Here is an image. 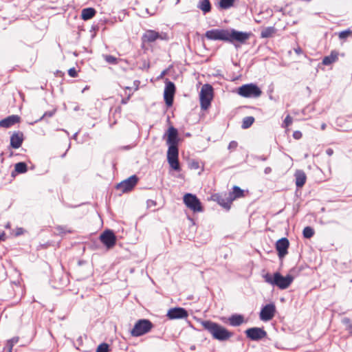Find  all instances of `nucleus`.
I'll list each match as a JSON object with an SVG mask.
<instances>
[{
	"label": "nucleus",
	"instance_id": "nucleus-1",
	"mask_svg": "<svg viewBox=\"0 0 352 352\" xmlns=\"http://www.w3.org/2000/svg\"><path fill=\"white\" fill-rule=\"evenodd\" d=\"M251 35V32H240L234 29H212L205 33V36L209 40L229 42L236 47L245 44Z\"/></svg>",
	"mask_w": 352,
	"mask_h": 352
},
{
	"label": "nucleus",
	"instance_id": "nucleus-2",
	"mask_svg": "<svg viewBox=\"0 0 352 352\" xmlns=\"http://www.w3.org/2000/svg\"><path fill=\"white\" fill-rule=\"evenodd\" d=\"M166 144L168 145L167 151V160L170 166L177 171L180 170L179 162V137L178 131L173 126H170L164 134Z\"/></svg>",
	"mask_w": 352,
	"mask_h": 352
},
{
	"label": "nucleus",
	"instance_id": "nucleus-3",
	"mask_svg": "<svg viewBox=\"0 0 352 352\" xmlns=\"http://www.w3.org/2000/svg\"><path fill=\"white\" fill-rule=\"evenodd\" d=\"M200 324L213 339L219 341L228 340L233 336V333L223 326L211 320H202Z\"/></svg>",
	"mask_w": 352,
	"mask_h": 352
},
{
	"label": "nucleus",
	"instance_id": "nucleus-4",
	"mask_svg": "<svg viewBox=\"0 0 352 352\" xmlns=\"http://www.w3.org/2000/svg\"><path fill=\"white\" fill-rule=\"evenodd\" d=\"M265 281L272 285H275L280 289L288 288L294 280V277L291 275L283 276L279 272H276L273 275L267 273L263 276Z\"/></svg>",
	"mask_w": 352,
	"mask_h": 352
},
{
	"label": "nucleus",
	"instance_id": "nucleus-5",
	"mask_svg": "<svg viewBox=\"0 0 352 352\" xmlns=\"http://www.w3.org/2000/svg\"><path fill=\"white\" fill-rule=\"evenodd\" d=\"M153 324L148 319H140L134 324L130 333L133 337L142 336L151 331Z\"/></svg>",
	"mask_w": 352,
	"mask_h": 352
},
{
	"label": "nucleus",
	"instance_id": "nucleus-6",
	"mask_svg": "<svg viewBox=\"0 0 352 352\" xmlns=\"http://www.w3.org/2000/svg\"><path fill=\"white\" fill-rule=\"evenodd\" d=\"M237 94L243 98H258L261 96L262 91L256 85L250 83L239 87Z\"/></svg>",
	"mask_w": 352,
	"mask_h": 352
},
{
	"label": "nucleus",
	"instance_id": "nucleus-7",
	"mask_svg": "<svg viewBox=\"0 0 352 352\" xmlns=\"http://www.w3.org/2000/svg\"><path fill=\"white\" fill-rule=\"evenodd\" d=\"M212 98L213 88L212 85L209 84L204 85L199 94L201 108L204 110L207 109L210 106Z\"/></svg>",
	"mask_w": 352,
	"mask_h": 352
},
{
	"label": "nucleus",
	"instance_id": "nucleus-8",
	"mask_svg": "<svg viewBox=\"0 0 352 352\" xmlns=\"http://www.w3.org/2000/svg\"><path fill=\"white\" fill-rule=\"evenodd\" d=\"M167 40L168 36L166 34H160L153 30H146L141 37V47L142 49L146 47V45L155 42L157 40Z\"/></svg>",
	"mask_w": 352,
	"mask_h": 352
},
{
	"label": "nucleus",
	"instance_id": "nucleus-9",
	"mask_svg": "<svg viewBox=\"0 0 352 352\" xmlns=\"http://www.w3.org/2000/svg\"><path fill=\"white\" fill-rule=\"evenodd\" d=\"M183 201L185 206L193 212H203L202 204L195 195L186 193L184 195Z\"/></svg>",
	"mask_w": 352,
	"mask_h": 352
},
{
	"label": "nucleus",
	"instance_id": "nucleus-10",
	"mask_svg": "<svg viewBox=\"0 0 352 352\" xmlns=\"http://www.w3.org/2000/svg\"><path fill=\"white\" fill-rule=\"evenodd\" d=\"M138 182V178L136 175H132L126 179L118 184L116 186V189L122 193L131 191L136 186Z\"/></svg>",
	"mask_w": 352,
	"mask_h": 352
},
{
	"label": "nucleus",
	"instance_id": "nucleus-11",
	"mask_svg": "<svg viewBox=\"0 0 352 352\" xmlns=\"http://www.w3.org/2000/svg\"><path fill=\"white\" fill-rule=\"evenodd\" d=\"M100 241L107 249H111L115 246L117 238L112 230H106L100 235Z\"/></svg>",
	"mask_w": 352,
	"mask_h": 352
},
{
	"label": "nucleus",
	"instance_id": "nucleus-12",
	"mask_svg": "<svg viewBox=\"0 0 352 352\" xmlns=\"http://www.w3.org/2000/svg\"><path fill=\"white\" fill-rule=\"evenodd\" d=\"M176 88L175 84L166 79V86L164 92V98L166 102V104L168 107H171L173 103V98L175 94Z\"/></svg>",
	"mask_w": 352,
	"mask_h": 352
},
{
	"label": "nucleus",
	"instance_id": "nucleus-13",
	"mask_svg": "<svg viewBox=\"0 0 352 352\" xmlns=\"http://www.w3.org/2000/svg\"><path fill=\"white\" fill-rule=\"evenodd\" d=\"M213 201H217L224 208L229 210L232 204V201L228 193H217L212 196Z\"/></svg>",
	"mask_w": 352,
	"mask_h": 352
},
{
	"label": "nucleus",
	"instance_id": "nucleus-14",
	"mask_svg": "<svg viewBox=\"0 0 352 352\" xmlns=\"http://www.w3.org/2000/svg\"><path fill=\"white\" fill-rule=\"evenodd\" d=\"M289 247V241L285 238H281L276 243V250L280 258L285 257L288 254V248Z\"/></svg>",
	"mask_w": 352,
	"mask_h": 352
},
{
	"label": "nucleus",
	"instance_id": "nucleus-15",
	"mask_svg": "<svg viewBox=\"0 0 352 352\" xmlns=\"http://www.w3.org/2000/svg\"><path fill=\"white\" fill-rule=\"evenodd\" d=\"M276 312V307L270 303L264 306L260 312V319L263 321H269L272 320Z\"/></svg>",
	"mask_w": 352,
	"mask_h": 352
},
{
	"label": "nucleus",
	"instance_id": "nucleus-16",
	"mask_svg": "<svg viewBox=\"0 0 352 352\" xmlns=\"http://www.w3.org/2000/svg\"><path fill=\"white\" fill-rule=\"evenodd\" d=\"M245 334L252 340H259L265 338L267 333L265 330L258 327H252L245 331Z\"/></svg>",
	"mask_w": 352,
	"mask_h": 352
},
{
	"label": "nucleus",
	"instance_id": "nucleus-17",
	"mask_svg": "<svg viewBox=\"0 0 352 352\" xmlns=\"http://www.w3.org/2000/svg\"><path fill=\"white\" fill-rule=\"evenodd\" d=\"M170 320L183 319L188 316V311L182 307H175L170 309L166 314Z\"/></svg>",
	"mask_w": 352,
	"mask_h": 352
},
{
	"label": "nucleus",
	"instance_id": "nucleus-18",
	"mask_svg": "<svg viewBox=\"0 0 352 352\" xmlns=\"http://www.w3.org/2000/svg\"><path fill=\"white\" fill-rule=\"evenodd\" d=\"M20 121L21 118L18 115L9 116L0 120V127L8 129L17 123H19Z\"/></svg>",
	"mask_w": 352,
	"mask_h": 352
},
{
	"label": "nucleus",
	"instance_id": "nucleus-19",
	"mask_svg": "<svg viewBox=\"0 0 352 352\" xmlns=\"http://www.w3.org/2000/svg\"><path fill=\"white\" fill-rule=\"evenodd\" d=\"M23 141V135L21 132H15L10 137V146L13 148L21 147Z\"/></svg>",
	"mask_w": 352,
	"mask_h": 352
},
{
	"label": "nucleus",
	"instance_id": "nucleus-20",
	"mask_svg": "<svg viewBox=\"0 0 352 352\" xmlns=\"http://www.w3.org/2000/svg\"><path fill=\"white\" fill-rule=\"evenodd\" d=\"M295 178H296V185L298 188H302L307 180V176L304 171L301 170H298L295 173Z\"/></svg>",
	"mask_w": 352,
	"mask_h": 352
},
{
	"label": "nucleus",
	"instance_id": "nucleus-21",
	"mask_svg": "<svg viewBox=\"0 0 352 352\" xmlns=\"http://www.w3.org/2000/svg\"><path fill=\"white\" fill-rule=\"evenodd\" d=\"M96 14V11L93 8H87L82 10L81 19L87 21L92 19Z\"/></svg>",
	"mask_w": 352,
	"mask_h": 352
},
{
	"label": "nucleus",
	"instance_id": "nucleus-22",
	"mask_svg": "<svg viewBox=\"0 0 352 352\" xmlns=\"http://www.w3.org/2000/svg\"><path fill=\"white\" fill-rule=\"evenodd\" d=\"M338 59V52L336 50L331 52L330 55L324 56L322 59V64L324 65H329L336 62Z\"/></svg>",
	"mask_w": 352,
	"mask_h": 352
},
{
	"label": "nucleus",
	"instance_id": "nucleus-23",
	"mask_svg": "<svg viewBox=\"0 0 352 352\" xmlns=\"http://www.w3.org/2000/svg\"><path fill=\"white\" fill-rule=\"evenodd\" d=\"M228 320L231 326L237 327L243 323L244 318L242 315L234 314L229 318Z\"/></svg>",
	"mask_w": 352,
	"mask_h": 352
},
{
	"label": "nucleus",
	"instance_id": "nucleus-24",
	"mask_svg": "<svg viewBox=\"0 0 352 352\" xmlns=\"http://www.w3.org/2000/svg\"><path fill=\"white\" fill-rule=\"evenodd\" d=\"M229 195L230 197V199L233 201L236 199L241 198L244 197V192L243 190H241L239 187L234 186L233 187L232 192H230Z\"/></svg>",
	"mask_w": 352,
	"mask_h": 352
},
{
	"label": "nucleus",
	"instance_id": "nucleus-25",
	"mask_svg": "<svg viewBox=\"0 0 352 352\" xmlns=\"http://www.w3.org/2000/svg\"><path fill=\"white\" fill-rule=\"evenodd\" d=\"M276 33V29L272 27H267L262 30L261 32V38H270L272 37Z\"/></svg>",
	"mask_w": 352,
	"mask_h": 352
},
{
	"label": "nucleus",
	"instance_id": "nucleus-26",
	"mask_svg": "<svg viewBox=\"0 0 352 352\" xmlns=\"http://www.w3.org/2000/svg\"><path fill=\"white\" fill-rule=\"evenodd\" d=\"M197 8L205 14L211 11V4L209 0H201L199 3Z\"/></svg>",
	"mask_w": 352,
	"mask_h": 352
},
{
	"label": "nucleus",
	"instance_id": "nucleus-27",
	"mask_svg": "<svg viewBox=\"0 0 352 352\" xmlns=\"http://www.w3.org/2000/svg\"><path fill=\"white\" fill-rule=\"evenodd\" d=\"M55 232L58 235H65L69 233H73L74 230L63 226H57L55 227Z\"/></svg>",
	"mask_w": 352,
	"mask_h": 352
},
{
	"label": "nucleus",
	"instance_id": "nucleus-28",
	"mask_svg": "<svg viewBox=\"0 0 352 352\" xmlns=\"http://www.w3.org/2000/svg\"><path fill=\"white\" fill-rule=\"evenodd\" d=\"M235 0H220L219 7L223 10H227L234 6Z\"/></svg>",
	"mask_w": 352,
	"mask_h": 352
},
{
	"label": "nucleus",
	"instance_id": "nucleus-29",
	"mask_svg": "<svg viewBox=\"0 0 352 352\" xmlns=\"http://www.w3.org/2000/svg\"><path fill=\"white\" fill-rule=\"evenodd\" d=\"M254 122V118L252 116H248L243 118L242 122V128L243 129H248L250 127Z\"/></svg>",
	"mask_w": 352,
	"mask_h": 352
},
{
	"label": "nucleus",
	"instance_id": "nucleus-30",
	"mask_svg": "<svg viewBox=\"0 0 352 352\" xmlns=\"http://www.w3.org/2000/svg\"><path fill=\"white\" fill-rule=\"evenodd\" d=\"M14 170L18 173H24L28 170L27 164L25 162L16 163L14 166Z\"/></svg>",
	"mask_w": 352,
	"mask_h": 352
},
{
	"label": "nucleus",
	"instance_id": "nucleus-31",
	"mask_svg": "<svg viewBox=\"0 0 352 352\" xmlns=\"http://www.w3.org/2000/svg\"><path fill=\"white\" fill-rule=\"evenodd\" d=\"M103 58L109 64L117 65L119 62V59L112 55H103Z\"/></svg>",
	"mask_w": 352,
	"mask_h": 352
},
{
	"label": "nucleus",
	"instance_id": "nucleus-32",
	"mask_svg": "<svg viewBox=\"0 0 352 352\" xmlns=\"http://www.w3.org/2000/svg\"><path fill=\"white\" fill-rule=\"evenodd\" d=\"M303 236L306 239L311 238L314 234V230L312 228L307 226L302 231Z\"/></svg>",
	"mask_w": 352,
	"mask_h": 352
},
{
	"label": "nucleus",
	"instance_id": "nucleus-33",
	"mask_svg": "<svg viewBox=\"0 0 352 352\" xmlns=\"http://www.w3.org/2000/svg\"><path fill=\"white\" fill-rule=\"evenodd\" d=\"M351 36H352V30H351L349 29L342 31L338 34V37L340 39H345Z\"/></svg>",
	"mask_w": 352,
	"mask_h": 352
},
{
	"label": "nucleus",
	"instance_id": "nucleus-34",
	"mask_svg": "<svg viewBox=\"0 0 352 352\" xmlns=\"http://www.w3.org/2000/svg\"><path fill=\"white\" fill-rule=\"evenodd\" d=\"M292 122L293 118L289 115H287L283 121V127L286 128L287 130H288V127L292 124Z\"/></svg>",
	"mask_w": 352,
	"mask_h": 352
},
{
	"label": "nucleus",
	"instance_id": "nucleus-35",
	"mask_svg": "<svg viewBox=\"0 0 352 352\" xmlns=\"http://www.w3.org/2000/svg\"><path fill=\"white\" fill-rule=\"evenodd\" d=\"M109 345L106 343L100 344L96 349V352H108Z\"/></svg>",
	"mask_w": 352,
	"mask_h": 352
},
{
	"label": "nucleus",
	"instance_id": "nucleus-36",
	"mask_svg": "<svg viewBox=\"0 0 352 352\" xmlns=\"http://www.w3.org/2000/svg\"><path fill=\"white\" fill-rule=\"evenodd\" d=\"M19 337H14L8 341L9 352H12L13 346L19 342Z\"/></svg>",
	"mask_w": 352,
	"mask_h": 352
},
{
	"label": "nucleus",
	"instance_id": "nucleus-37",
	"mask_svg": "<svg viewBox=\"0 0 352 352\" xmlns=\"http://www.w3.org/2000/svg\"><path fill=\"white\" fill-rule=\"evenodd\" d=\"M342 322L346 325L347 329L350 332L352 331V322L349 318H344L342 320Z\"/></svg>",
	"mask_w": 352,
	"mask_h": 352
},
{
	"label": "nucleus",
	"instance_id": "nucleus-38",
	"mask_svg": "<svg viewBox=\"0 0 352 352\" xmlns=\"http://www.w3.org/2000/svg\"><path fill=\"white\" fill-rule=\"evenodd\" d=\"M68 74L69 76L72 78H76L78 76V72L76 71L75 67H72L68 70Z\"/></svg>",
	"mask_w": 352,
	"mask_h": 352
},
{
	"label": "nucleus",
	"instance_id": "nucleus-39",
	"mask_svg": "<svg viewBox=\"0 0 352 352\" xmlns=\"http://www.w3.org/2000/svg\"><path fill=\"white\" fill-rule=\"evenodd\" d=\"M302 137V134L300 131H295L293 133V138L296 140H300Z\"/></svg>",
	"mask_w": 352,
	"mask_h": 352
},
{
	"label": "nucleus",
	"instance_id": "nucleus-40",
	"mask_svg": "<svg viewBox=\"0 0 352 352\" xmlns=\"http://www.w3.org/2000/svg\"><path fill=\"white\" fill-rule=\"evenodd\" d=\"M237 146H238V144H237V142H235V141H232V142H230V144H229L228 148H229L230 150H234V149H236V148Z\"/></svg>",
	"mask_w": 352,
	"mask_h": 352
},
{
	"label": "nucleus",
	"instance_id": "nucleus-41",
	"mask_svg": "<svg viewBox=\"0 0 352 352\" xmlns=\"http://www.w3.org/2000/svg\"><path fill=\"white\" fill-rule=\"evenodd\" d=\"M294 52H295L297 54H298V55H300V54H302V49H301V47H300V46H298V45L296 47H295V48L294 49Z\"/></svg>",
	"mask_w": 352,
	"mask_h": 352
},
{
	"label": "nucleus",
	"instance_id": "nucleus-42",
	"mask_svg": "<svg viewBox=\"0 0 352 352\" xmlns=\"http://www.w3.org/2000/svg\"><path fill=\"white\" fill-rule=\"evenodd\" d=\"M326 153L329 155V156H331L333 154V150L332 148H328L327 149L326 151Z\"/></svg>",
	"mask_w": 352,
	"mask_h": 352
},
{
	"label": "nucleus",
	"instance_id": "nucleus-43",
	"mask_svg": "<svg viewBox=\"0 0 352 352\" xmlns=\"http://www.w3.org/2000/svg\"><path fill=\"white\" fill-rule=\"evenodd\" d=\"M129 98H130V96H129L126 98H123L121 101L122 104H126L127 102L129 101Z\"/></svg>",
	"mask_w": 352,
	"mask_h": 352
},
{
	"label": "nucleus",
	"instance_id": "nucleus-44",
	"mask_svg": "<svg viewBox=\"0 0 352 352\" xmlns=\"http://www.w3.org/2000/svg\"><path fill=\"white\" fill-rule=\"evenodd\" d=\"M271 170H272L271 168L267 167V168H266L265 169V173H270V172H271Z\"/></svg>",
	"mask_w": 352,
	"mask_h": 352
},
{
	"label": "nucleus",
	"instance_id": "nucleus-45",
	"mask_svg": "<svg viewBox=\"0 0 352 352\" xmlns=\"http://www.w3.org/2000/svg\"><path fill=\"white\" fill-rule=\"evenodd\" d=\"M321 128H322V130H324L326 128V124H322V126H321Z\"/></svg>",
	"mask_w": 352,
	"mask_h": 352
},
{
	"label": "nucleus",
	"instance_id": "nucleus-46",
	"mask_svg": "<svg viewBox=\"0 0 352 352\" xmlns=\"http://www.w3.org/2000/svg\"><path fill=\"white\" fill-rule=\"evenodd\" d=\"M165 73H166V72H165V71H164V72L162 73L161 76H163L165 74Z\"/></svg>",
	"mask_w": 352,
	"mask_h": 352
},
{
	"label": "nucleus",
	"instance_id": "nucleus-47",
	"mask_svg": "<svg viewBox=\"0 0 352 352\" xmlns=\"http://www.w3.org/2000/svg\"><path fill=\"white\" fill-rule=\"evenodd\" d=\"M1 240V236H0V241Z\"/></svg>",
	"mask_w": 352,
	"mask_h": 352
}]
</instances>
